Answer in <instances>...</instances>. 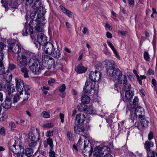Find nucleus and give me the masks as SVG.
<instances>
[{
	"label": "nucleus",
	"mask_w": 157,
	"mask_h": 157,
	"mask_svg": "<svg viewBox=\"0 0 157 157\" xmlns=\"http://www.w3.org/2000/svg\"><path fill=\"white\" fill-rule=\"evenodd\" d=\"M25 152L27 153V154L29 156V157L31 156L33 153V149L30 148H27L24 150Z\"/></svg>",
	"instance_id": "39"
},
{
	"label": "nucleus",
	"mask_w": 157,
	"mask_h": 157,
	"mask_svg": "<svg viewBox=\"0 0 157 157\" xmlns=\"http://www.w3.org/2000/svg\"><path fill=\"white\" fill-rule=\"evenodd\" d=\"M47 144H49L51 149L53 148V144L52 139L51 138H48L47 139Z\"/></svg>",
	"instance_id": "42"
},
{
	"label": "nucleus",
	"mask_w": 157,
	"mask_h": 157,
	"mask_svg": "<svg viewBox=\"0 0 157 157\" xmlns=\"http://www.w3.org/2000/svg\"><path fill=\"white\" fill-rule=\"evenodd\" d=\"M32 7L33 9L39 10L40 13H42L43 15H44L46 13L45 9L44 7L42 6L40 0H35Z\"/></svg>",
	"instance_id": "10"
},
{
	"label": "nucleus",
	"mask_w": 157,
	"mask_h": 157,
	"mask_svg": "<svg viewBox=\"0 0 157 157\" xmlns=\"http://www.w3.org/2000/svg\"><path fill=\"white\" fill-rule=\"evenodd\" d=\"M42 63L44 62V67L48 69H51L55 63V61L53 58L46 55L42 56Z\"/></svg>",
	"instance_id": "5"
},
{
	"label": "nucleus",
	"mask_w": 157,
	"mask_h": 157,
	"mask_svg": "<svg viewBox=\"0 0 157 157\" xmlns=\"http://www.w3.org/2000/svg\"><path fill=\"white\" fill-rule=\"evenodd\" d=\"M5 72V68L4 66L0 67V75H3Z\"/></svg>",
	"instance_id": "53"
},
{
	"label": "nucleus",
	"mask_w": 157,
	"mask_h": 157,
	"mask_svg": "<svg viewBox=\"0 0 157 157\" xmlns=\"http://www.w3.org/2000/svg\"><path fill=\"white\" fill-rule=\"evenodd\" d=\"M144 59L146 61H148L150 60V55L147 52H144Z\"/></svg>",
	"instance_id": "43"
},
{
	"label": "nucleus",
	"mask_w": 157,
	"mask_h": 157,
	"mask_svg": "<svg viewBox=\"0 0 157 157\" xmlns=\"http://www.w3.org/2000/svg\"><path fill=\"white\" fill-rule=\"evenodd\" d=\"M8 73L7 71L6 73L4 72V80H5L6 82L9 83L12 81V75L11 73L7 74Z\"/></svg>",
	"instance_id": "28"
},
{
	"label": "nucleus",
	"mask_w": 157,
	"mask_h": 157,
	"mask_svg": "<svg viewBox=\"0 0 157 157\" xmlns=\"http://www.w3.org/2000/svg\"><path fill=\"white\" fill-rule=\"evenodd\" d=\"M36 20H31L30 21L28 24V26L29 28L28 29V27L26 25L25 26V28L22 30V34L23 36H26L28 34H30L31 38L33 39H35L36 37V35H34V31L33 30V27H35V25L36 24Z\"/></svg>",
	"instance_id": "3"
},
{
	"label": "nucleus",
	"mask_w": 157,
	"mask_h": 157,
	"mask_svg": "<svg viewBox=\"0 0 157 157\" xmlns=\"http://www.w3.org/2000/svg\"><path fill=\"white\" fill-rule=\"evenodd\" d=\"M112 51H113V52L114 53V54L115 56L118 59H119L120 58V56L118 54V53L117 51V50L115 48H114L113 49H112Z\"/></svg>",
	"instance_id": "57"
},
{
	"label": "nucleus",
	"mask_w": 157,
	"mask_h": 157,
	"mask_svg": "<svg viewBox=\"0 0 157 157\" xmlns=\"http://www.w3.org/2000/svg\"><path fill=\"white\" fill-rule=\"evenodd\" d=\"M53 127V124L52 123H48L44 124L43 127L45 128H52Z\"/></svg>",
	"instance_id": "46"
},
{
	"label": "nucleus",
	"mask_w": 157,
	"mask_h": 157,
	"mask_svg": "<svg viewBox=\"0 0 157 157\" xmlns=\"http://www.w3.org/2000/svg\"><path fill=\"white\" fill-rule=\"evenodd\" d=\"M34 28L35 30L34 31V35H35V33L41 32L42 31L43 29V25L37 22L36 26H35Z\"/></svg>",
	"instance_id": "29"
},
{
	"label": "nucleus",
	"mask_w": 157,
	"mask_h": 157,
	"mask_svg": "<svg viewBox=\"0 0 157 157\" xmlns=\"http://www.w3.org/2000/svg\"><path fill=\"white\" fill-rule=\"evenodd\" d=\"M125 95L126 99L127 100L129 101L132 98L133 94L132 91L130 90L126 91Z\"/></svg>",
	"instance_id": "34"
},
{
	"label": "nucleus",
	"mask_w": 157,
	"mask_h": 157,
	"mask_svg": "<svg viewBox=\"0 0 157 157\" xmlns=\"http://www.w3.org/2000/svg\"><path fill=\"white\" fill-rule=\"evenodd\" d=\"M13 96L10 95H6V99L2 104L3 107L6 109H9L11 107L12 99Z\"/></svg>",
	"instance_id": "12"
},
{
	"label": "nucleus",
	"mask_w": 157,
	"mask_h": 157,
	"mask_svg": "<svg viewBox=\"0 0 157 157\" xmlns=\"http://www.w3.org/2000/svg\"><path fill=\"white\" fill-rule=\"evenodd\" d=\"M4 87H6V90L8 93L6 94L7 95H10L12 96V93L15 90L16 87L13 84L7 83L4 85Z\"/></svg>",
	"instance_id": "18"
},
{
	"label": "nucleus",
	"mask_w": 157,
	"mask_h": 157,
	"mask_svg": "<svg viewBox=\"0 0 157 157\" xmlns=\"http://www.w3.org/2000/svg\"><path fill=\"white\" fill-rule=\"evenodd\" d=\"M104 62L107 70V74L110 75L112 71L116 68V65L114 61L111 60H106Z\"/></svg>",
	"instance_id": "8"
},
{
	"label": "nucleus",
	"mask_w": 157,
	"mask_h": 157,
	"mask_svg": "<svg viewBox=\"0 0 157 157\" xmlns=\"http://www.w3.org/2000/svg\"><path fill=\"white\" fill-rule=\"evenodd\" d=\"M101 77V73L98 71H91L89 75V78L92 81L95 82L99 80Z\"/></svg>",
	"instance_id": "13"
},
{
	"label": "nucleus",
	"mask_w": 157,
	"mask_h": 157,
	"mask_svg": "<svg viewBox=\"0 0 157 157\" xmlns=\"http://www.w3.org/2000/svg\"><path fill=\"white\" fill-rule=\"evenodd\" d=\"M24 147L22 146L16 144V141L14 144L10 147V149L12 152L14 154H21V152H23Z\"/></svg>",
	"instance_id": "11"
},
{
	"label": "nucleus",
	"mask_w": 157,
	"mask_h": 157,
	"mask_svg": "<svg viewBox=\"0 0 157 157\" xmlns=\"http://www.w3.org/2000/svg\"><path fill=\"white\" fill-rule=\"evenodd\" d=\"M28 65L30 69L35 75H38L41 72L42 70L44 69L42 63L40 60L36 58V55L32 57L29 59Z\"/></svg>",
	"instance_id": "1"
},
{
	"label": "nucleus",
	"mask_w": 157,
	"mask_h": 157,
	"mask_svg": "<svg viewBox=\"0 0 157 157\" xmlns=\"http://www.w3.org/2000/svg\"><path fill=\"white\" fill-rule=\"evenodd\" d=\"M86 113L89 114H94L96 113V111L94 109L93 107L91 105L87 106L86 108Z\"/></svg>",
	"instance_id": "31"
},
{
	"label": "nucleus",
	"mask_w": 157,
	"mask_h": 157,
	"mask_svg": "<svg viewBox=\"0 0 157 157\" xmlns=\"http://www.w3.org/2000/svg\"><path fill=\"white\" fill-rule=\"evenodd\" d=\"M154 146L153 142L150 141H146L144 144V147L146 150L147 154H148L149 152L152 151L151 148Z\"/></svg>",
	"instance_id": "21"
},
{
	"label": "nucleus",
	"mask_w": 157,
	"mask_h": 157,
	"mask_svg": "<svg viewBox=\"0 0 157 157\" xmlns=\"http://www.w3.org/2000/svg\"><path fill=\"white\" fill-rule=\"evenodd\" d=\"M54 47L52 44L50 42H47L44 46V49L45 53L49 55L52 53L53 50H54Z\"/></svg>",
	"instance_id": "16"
},
{
	"label": "nucleus",
	"mask_w": 157,
	"mask_h": 157,
	"mask_svg": "<svg viewBox=\"0 0 157 157\" xmlns=\"http://www.w3.org/2000/svg\"><path fill=\"white\" fill-rule=\"evenodd\" d=\"M30 88L29 86L28 85H25L23 88V91H25V94L26 97L24 98V100L25 101L27 100L29 98V93L28 91L29 90Z\"/></svg>",
	"instance_id": "27"
},
{
	"label": "nucleus",
	"mask_w": 157,
	"mask_h": 157,
	"mask_svg": "<svg viewBox=\"0 0 157 157\" xmlns=\"http://www.w3.org/2000/svg\"><path fill=\"white\" fill-rule=\"evenodd\" d=\"M20 125L23 126H24L26 125V123L25 122V121L23 119H20Z\"/></svg>",
	"instance_id": "59"
},
{
	"label": "nucleus",
	"mask_w": 157,
	"mask_h": 157,
	"mask_svg": "<svg viewBox=\"0 0 157 157\" xmlns=\"http://www.w3.org/2000/svg\"><path fill=\"white\" fill-rule=\"evenodd\" d=\"M55 82V80L53 78H52L50 80L48 81V84L50 86H52V83H54Z\"/></svg>",
	"instance_id": "64"
},
{
	"label": "nucleus",
	"mask_w": 157,
	"mask_h": 157,
	"mask_svg": "<svg viewBox=\"0 0 157 157\" xmlns=\"http://www.w3.org/2000/svg\"><path fill=\"white\" fill-rule=\"evenodd\" d=\"M124 86L125 89V90L126 91L127 90H129L131 88V85L130 83L127 82L125 84H124Z\"/></svg>",
	"instance_id": "47"
},
{
	"label": "nucleus",
	"mask_w": 157,
	"mask_h": 157,
	"mask_svg": "<svg viewBox=\"0 0 157 157\" xmlns=\"http://www.w3.org/2000/svg\"><path fill=\"white\" fill-rule=\"evenodd\" d=\"M61 10L65 14L68 16L72 18L73 13L71 11L63 7H62L61 8Z\"/></svg>",
	"instance_id": "35"
},
{
	"label": "nucleus",
	"mask_w": 157,
	"mask_h": 157,
	"mask_svg": "<svg viewBox=\"0 0 157 157\" xmlns=\"http://www.w3.org/2000/svg\"><path fill=\"white\" fill-rule=\"evenodd\" d=\"M16 65L13 64H9V69L10 70H12L16 68Z\"/></svg>",
	"instance_id": "56"
},
{
	"label": "nucleus",
	"mask_w": 157,
	"mask_h": 157,
	"mask_svg": "<svg viewBox=\"0 0 157 157\" xmlns=\"http://www.w3.org/2000/svg\"><path fill=\"white\" fill-rule=\"evenodd\" d=\"M24 50L20 44L14 43H11L8 48V50H11L14 53L18 54Z\"/></svg>",
	"instance_id": "9"
},
{
	"label": "nucleus",
	"mask_w": 157,
	"mask_h": 157,
	"mask_svg": "<svg viewBox=\"0 0 157 157\" xmlns=\"http://www.w3.org/2000/svg\"><path fill=\"white\" fill-rule=\"evenodd\" d=\"M85 104L82 103L79 104L77 106L78 110L80 112H86L87 105Z\"/></svg>",
	"instance_id": "32"
},
{
	"label": "nucleus",
	"mask_w": 157,
	"mask_h": 157,
	"mask_svg": "<svg viewBox=\"0 0 157 157\" xmlns=\"http://www.w3.org/2000/svg\"><path fill=\"white\" fill-rule=\"evenodd\" d=\"M81 100L82 103L88 104L90 101V99L89 96L84 95L82 96Z\"/></svg>",
	"instance_id": "33"
},
{
	"label": "nucleus",
	"mask_w": 157,
	"mask_h": 157,
	"mask_svg": "<svg viewBox=\"0 0 157 157\" xmlns=\"http://www.w3.org/2000/svg\"><path fill=\"white\" fill-rule=\"evenodd\" d=\"M149 118L148 117H144L140 121L141 124L142 126L144 127H147L149 122Z\"/></svg>",
	"instance_id": "30"
},
{
	"label": "nucleus",
	"mask_w": 157,
	"mask_h": 157,
	"mask_svg": "<svg viewBox=\"0 0 157 157\" xmlns=\"http://www.w3.org/2000/svg\"><path fill=\"white\" fill-rule=\"evenodd\" d=\"M54 132L53 130L48 131L46 134V136L47 137H50L53 136V135Z\"/></svg>",
	"instance_id": "52"
},
{
	"label": "nucleus",
	"mask_w": 157,
	"mask_h": 157,
	"mask_svg": "<svg viewBox=\"0 0 157 157\" xmlns=\"http://www.w3.org/2000/svg\"><path fill=\"white\" fill-rule=\"evenodd\" d=\"M37 42L38 44L36 43H35V44L38 49L40 48L41 46H44L48 42L47 40V37L41 33L37 35Z\"/></svg>",
	"instance_id": "7"
},
{
	"label": "nucleus",
	"mask_w": 157,
	"mask_h": 157,
	"mask_svg": "<svg viewBox=\"0 0 157 157\" xmlns=\"http://www.w3.org/2000/svg\"><path fill=\"white\" fill-rule=\"evenodd\" d=\"M18 1V0H16ZM23 2L25 5L26 6H29L31 5L33 3L34 0H21Z\"/></svg>",
	"instance_id": "38"
},
{
	"label": "nucleus",
	"mask_w": 157,
	"mask_h": 157,
	"mask_svg": "<svg viewBox=\"0 0 157 157\" xmlns=\"http://www.w3.org/2000/svg\"><path fill=\"white\" fill-rule=\"evenodd\" d=\"M86 118L84 114H79L76 116L75 121L80 124L84 123Z\"/></svg>",
	"instance_id": "20"
},
{
	"label": "nucleus",
	"mask_w": 157,
	"mask_h": 157,
	"mask_svg": "<svg viewBox=\"0 0 157 157\" xmlns=\"http://www.w3.org/2000/svg\"><path fill=\"white\" fill-rule=\"evenodd\" d=\"M0 133L1 135L5 136L6 135L5 129L4 127H2L0 129Z\"/></svg>",
	"instance_id": "58"
},
{
	"label": "nucleus",
	"mask_w": 157,
	"mask_h": 157,
	"mask_svg": "<svg viewBox=\"0 0 157 157\" xmlns=\"http://www.w3.org/2000/svg\"><path fill=\"white\" fill-rule=\"evenodd\" d=\"M20 98V95L18 94H16L15 95H14L13 98V103H15L17 102L19 100Z\"/></svg>",
	"instance_id": "41"
},
{
	"label": "nucleus",
	"mask_w": 157,
	"mask_h": 157,
	"mask_svg": "<svg viewBox=\"0 0 157 157\" xmlns=\"http://www.w3.org/2000/svg\"><path fill=\"white\" fill-rule=\"evenodd\" d=\"M66 90V86L65 84H63L60 86L59 87V90L61 93L64 92Z\"/></svg>",
	"instance_id": "48"
},
{
	"label": "nucleus",
	"mask_w": 157,
	"mask_h": 157,
	"mask_svg": "<svg viewBox=\"0 0 157 157\" xmlns=\"http://www.w3.org/2000/svg\"><path fill=\"white\" fill-rule=\"evenodd\" d=\"M103 151L102 149H98V148H95L94 151L92 152L94 155L93 157H102Z\"/></svg>",
	"instance_id": "24"
},
{
	"label": "nucleus",
	"mask_w": 157,
	"mask_h": 157,
	"mask_svg": "<svg viewBox=\"0 0 157 157\" xmlns=\"http://www.w3.org/2000/svg\"><path fill=\"white\" fill-rule=\"evenodd\" d=\"M44 15L40 13L39 14H37L36 16V22L38 23H40L43 25H44L46 22V21L45 19V17H43Z\"/></svg>",
	"instance_id": "19"
},
{
	"label": "nucleus",
	"mask_w": 157,
	"mask_h": 157,
	"mask_svg": "<svg viewBox=\"0 0 157 157\" xmlns=\"http://www.w3.org/2000/svg\"><path fill=\"white\" fill-rule=\"evenodd\" d=\"M149 152V153L147 154V157H157V153L153 151H151Z\"/></svg>",
	"instance_id": "44"
},
{
	"label": "nucleus",
	"mask_w": 157,
	"mask_h": 157,
	"mask_svg": "<svg viewBox=\"0 0 157 157\" xmlns=\"http://www.w3.org/2000/svg\"><path fill=\"white\" fill-rule=\"evenodd\" d=\"M110 75L113 80L117 82L118 83L121 84L122 80L121 77L122 76V72L118 68H116L112 71Z\"/></svg>",
	"instance_id": "6"
},
{
	"label": "nucleus",
	"mask_w": 157,
	"mask_h": 157,
	"mask_svg": "<svg viewBox=\"0 0 157 157\" xmlns=\"http://www.w3.org/2000/svg\"><path fill=\"white\" fill-rule=\"evenodd\" d=\"M40 137L39 133L37 136H35L32 132H30L29 134V138L30 141H38L40 139Z\"/></svg>",
	"instance_id": "25"
},
{
	"label": "nucleus",
	"mask_w": 157,
	"mask_h": 157,
	"mask_svg": "<svg viewBox=\"0 0 157 157\" xmlns=\"http://www.w3.org/2000/svg\"><path fill=\"white\" fill-rule=\"evenodd\" d=\"M42 115L45 118H48L50 117L49 113L45 111H44L42 113Z\"/></svg>",
	"instance_id": "49"
},
{
	"label": "nucleus",
	"mask_w": 157,
	"mask_h": 157,
	"mask_svg": "<svg viewBox=\"0 0 157 157\" xmlns=\"http://www.w3.org/2000/svg\"><path fill=\"white\" fill-rule=\"evenodd\" d=\"M122 80V82H123V84L128 82L127 77L125 75L123 76Z\"/></svg>",
	"instance_id": "62"
},
{
	"label": "nucleus",
	"mask_w": 157,
	"mask_h": 157,
	"mask_svg": "<svg viewBox=\"0 0 157 157\" xmlns=\"http://www.w3.org/2000/svg\"><path fill=\"white\" fill-rule=\"evenodd\" d=\"M153 133L151 132H150L148 135V138L149 141L151 140L153 138Z\"/></svg>",
	"instance_id": "60"
},
{
	"label": "nucleus",
	"mask_w": 157,
	"mask_h": 157,
	"mask_svg": "<svg viewBox=\"0 0 157 157\" xmlns=\"http://www.w3.org/2000/svg\"><path fill=\"white\" fill-rule=\"evenodd\" d=\"M133 72L135 75L136 78L137 79L138 81V82L139 83L140 85H142V81L141 80L139 75L137 74L136 70L135 69L134 70H133Z\"/></svg>",
	"instance_id": "40"
},
{
	"label": "nucleus",
	"mask_w": 157,
	"mask_h": 157,
	"mask_svg": "<svg viewBox=\"0 0 157 157\" xmlns=\"http://www.w3.org/2000/svg\"><path fill=\"white\" fill-rule=\"evenodd\" d=\"M4 55L2 52H0V67L4 66L2 60L3 59Z\"/></svg>",
	"instance_id": "51"
},
{
	"label": "nucleus",
	"mask_w": 157,
	"mask_h": 157,
	"mask_svg": "<svg viewBox=\"0 0 157 157\" xmlns=\"http://www.w3.org/2000/svg\"><path fill=\"white\" fill-rule=\"evenodd\" d=\"M87 69V68L82 66V63L78 65L75 68V70L79 73H83L85 72Z\"/></svg>",
	"instance_id": "23"
},
{
	"label": "nucleus",
	"mask_w": 157,
	"mask_h": 157,
	"mask_svg": "<svg viewBox=\"0 0 157 157\" xmlns=\"http://www.w3.org/2000/svg\"><path fill=\"white\" fill-rule=\"evenodd\" d=\"M21 72L23 74V75L25 78L29 77L28 72L29 71L25 67H21Z\"/></svg>",
	"instance_id": "36"
},
{
	"label": "nucleus",
	"mask_w": 157,
	"mask_h": 157,
	"mask_svg": "<svg viewBox=\"0 0 157 157\" xmlns=\"http://www.w3.org/2000/svg\"><path fill=\"white\" fill-rule=\"evenodd\" d=\"M84 142L83 144V147H82L83 142L79 139L77 143V146L81 149L82 152L84 153L86 152L88 150H89L88 152L89 155H91L92 151H93V148L92 147L91 145L90 147H89L90 141L88 140H84Z\"/></svg>",
	"instance_id": "4"
},
{
	"label": "nucleus",
	"mask_w": 157,
	"mask_h": 157,
	"mask_svg": "<svg viewBox=\"0 0 157 157\" xmlns=\"http://www.w3.org/2000/svg\"><path fill=\"white\" fill-rule=\"evenodd\" d=\"M9 126L11 130H14L16 128V125L13 122H11L10 123Z\"/></svg>",
	"instance_id": "50"
},
{
	"label": "nucleus",
	"mask_w": 157,
	"mask_h": 157,
	"mask_svg": "<svg viewBox=\"0 0 157 157\" xmlns=\"http://www.w3.org/2000/svg\"><path fill=\"white\" fill-rule=\"evenodd\" d=\"M74 131L76 134H82L84 132L85 128L82 125L79 126L75 125L74 127Z\"/></svg>",
	"instance_id": "22"
},
{
	"label": "nucleus",
	"mask_w": 157,
	"mask_h": 157,
	"mask_svg": "<svg viewBox=\"0 0 157 157\" xmlns=\"http://www.w3.org/2000/svg\"><path fill=\"white\" fill-rule=\"evenodd\" d=\"M94 85H93V83L92 82L86 81L83 88L84 93L85 94L90 93L92 90L94 89Z\"/></svg>",
	"instance_id": "14"
},
{
	"label": "nucleus",
	"mask_w": 157,
	"mask_h": 157,
	"mask_svg": "<svg viewBox=\"0 0 157 157\" xmlns=\"http://www.w3.org/2000/svg\"><path fill=\"white\" fill-rule=\"evenodd\" d=\"M27 153H26L24 151V149H23V152H21V154H19L17 155V157H29Z\"/></svg>",
	"instance_id": "45"
},
{
	"label": "nucleus",
	"mask_w": 157,
	"mask_h": 157,
	"mask_svg": "<svg viewBox=\"0 0 157 157\" xmlns=\"http://www.w3.org/2000/svg\"><path fill=\"white\" fill-rule=\"evenodd\" d=\"M37 141H30V142L29 144V146L30 147H34L36 145Z\"/></svg>",
	"instance_id": "54"
},
{
	"label": "nucleus",
	"mask_w": 157,
	"mask_h": 157,
	"mask_svg": "<svg viewBox=\"0 0 157 157\" xmlns=\"http://www.w3.org/2000/svg\"><path fill=\"white\" fill-rule=\"evenodd\" d=\"M107 43L108 44L109 46L111 48V49H113L115 47L113 44L110 42L109 40H108L107 41Z\"/></svg>",
	"instance_id": "63"
},
{
	"label": "nucleus",
	"mask_w": 157,
	"mask_h": 157,
	"mask_svg": "<svg viewBox=\"0 0 157 157\" xmlns=\"http://www.w3.org/2000/svg\"><path fill=\"white\" fill-rule=\"evenodd\" d=\"M139 99L137 97H135L133 100V103L134 105H137L138 103Z\"/></svg>",
	"instance_id": "61"
},
{
	"label": "nucleus",
	"mask_w": 157,
	"mask_h": 157,
	"mask_svg": "<svg viewBox=\"0 0 157 157\" xmlns=\"http://www.w3.org/2000/svg\"><path fill=\"white\" fill-rule=\"evenodd\" d=\"M50 55L54 58H58L60 55V52L58 48H54V50H53L52 53H51Z\"/></svg>",
	"instance_id": "26"
},
{
	"label": "nucleus",
	"mask_w": 157,
	"mask_h": 157,
	"mask_svg": "<svg viewBox=\"0 0 157 157\" xmlns=\"http://www.w3.org/2000/svg\"><path fill=\"white\" fill-rule=\"evenodd\" d=\"M145 113L144 110L142 107L138 106L135 109V114L137 118H142L144 116Z\"/></svg>",
	"instance_id": "15"
},
{
	"label": "nucleus",
	"mask_w": 157,
	"mask_h": 157,
	"mask_svg": "<svg viewBox=\"0 0 157 157\" xmlns=\"http://www.w3.org/2000/svg\"><path fill=\"white\" fill-rule=\"evenodd\" d=\"M7 115L6 113H3L2 114L0 115V121L3 122L5 121L7 119Z\"/></svg>",
	"instance_id": "37"
},
{
	"label": "nucleus",
	"mask_w": 157,
	"mask_h": 157,
	"mask_svg": "<svg viewBox=\"0 0 157 157\" xmlns=\"http://www.w3.org/2000/svg\"><path fill=\"white\" fill-rule=\"evenodd\" d=\"M52 149H51L50 150V151L49 152V156L51 157H56L55 153V152L52 150Z\"/></svg>",
	"instance_id": "55"
},
{
	"label": "nucleus",
	"mask_w": 157,
	"mask_h": 157,
	"mask_svg": "<svg viewBox=\"0 0 157 157\" xmlns=\"http://www.w3.org/2000/svg\"><path fill=\"white\" fill-rule=\"evenodd\" d=\"M29 56L30 58L35 56V53L28 52L25 50L17 54V63L20 67H25L27 63V56Z\"/></svg>",
	"instance_id": "2"
},
{
	"label": "nucleus",
	"mask_w": 157,
	"mask_h": 157,
	"mask_svg": "<svg viewBox=\"0 0 157 157\" xmlns=\"http://www.w3.org/2000/svg\"><path fill=\"white\" fill-rule=\"evenodd\" d=\"M17 89L20 94H22L23 88L24 84L23 80L20 79H16L15 80Z\"/></svg>",
	"instance_id": "17"
}]
</instances>
